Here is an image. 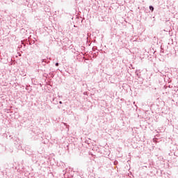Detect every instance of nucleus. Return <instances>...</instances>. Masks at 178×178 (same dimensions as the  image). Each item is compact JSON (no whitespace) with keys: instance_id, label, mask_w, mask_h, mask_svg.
<instances>
[{"instance_id":"nucleus-1","label":"nucleus","mask_w":178,"mask_h":178,"mask_svg":"<svg viewBox=\"0 0 178 178\" xmlns=\"http://www.w3.org/2000/svg\"><path fill=\"white\" fill-rule=\"evenodd\" d=\"M149 10H152V11L154 10V8L152 7V6H149Z\"/></svg>"},{"instance_id":"nucleus-2","label":"nucleus","mask_w":178,"mask_h":178,"mask_svg":"<svg viewBox=\"0 0 178 178\" xmlns=\"http://www.w3.org/2000/svg\"><path fill=\"white\" fill-rule=\"evenodd\" d=\"M56 66H59V63H56Z\"/></svg>"},{"instance_id":"nucleus-3","label":"nucleus","mask_w":178,"mask_h":178,"mask_svg":"<svg viewBox=\"0 0 178 178\" xmlns=\"http://www.w3.org/2000/svg\"><path fill=\"white\" fill-rule=\"evenodd\" d=\"M59 104H62V102H61V101H60V102H59Z\"/></svg>"}]
</instances>
